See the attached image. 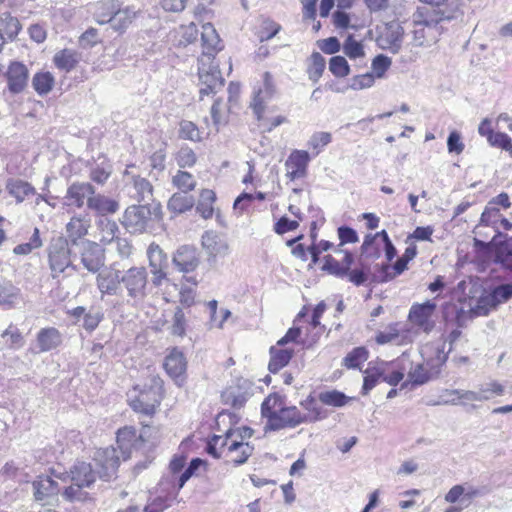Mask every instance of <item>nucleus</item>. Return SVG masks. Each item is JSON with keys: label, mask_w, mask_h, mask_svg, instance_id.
Returning <instances> with one entry per match:
<instances>
[{"label": "nucleus", "mask_w": 512, "mask_h": 512, "mask_svg": "<svg viewBox=\"0 0 512 512\" xmlns=\"http://www.w3.org/2000/svg\"><path fill=\"white\" fill-rule=\"evenodd\" d=\"M202 54L198 59V75L200 81V98L215 94L224 85V79L214 63V57L222 49L221 40L211 23L202 25L201 31Z\"/></svg>", "instance_id": "1"}, {"label": "nucleus", "mask_w": 512, "mask_h": 512, "mask_svg": "<svg viewBox=\"0 0 512 512\" xmlns=\"http://www.w3.org/2000/svg\"><path fill=\"white\" fill-rule=\"evenodd\" d=\"M334 252L344 254L342 261L340 262L336 260L331 255H326L324 257V264L322 267L324 271L337 278H347L349 282L358 287L364 285L369 280L371 276L370 264L359 260L358 266L351 269L354 262L353 254L350 251L341 248H336Z\"/></svg>", "instance_id": "2"}, {"label": "nucleus", "mask_w": 512, "mask_h": 512, "mask_svg": "<svg viewBox=\"0 0 512 512\" xmlns=\"http://www.w3.org/2000/svg\"><path fill=\"white\" fill-rule=\"evenodd\" d=\"M450 19L451 16L440 9H418L413 15L411 31L415 45L423 46L437 42L442 34L440 23Z\"/></svg>", "instance_id": "3"}, {"label": "nucleus", "mask_w": 512, "mask_h": 512, "mask_svg": "<svg viewBox=\"0 0 512 512\" xmlns=\"http://www.w3.org/2000/svg\"><path fill=\"white\" fill-rule=\"evenodd\" d=\"M207 453L219 459L226 450V457L235 466L244 464L252 455L254 448L248 442L233 439V433L227 430L224 435H213L207 443Z\"/></svg>", "instance_id": "4"}, {"label": "nucleus", "mask_w": 512, "mask_h": 512, "mask_svg": "<svg viewBox=\"0 0 512 512\" xmlns=\"http://www.w3.org/2000/svg\"><path fill=\"white\" fill-rule=\"evenodd\" d=\"M163 398V387L160 378L153 377L149 386L145 385L142 389L135 386L128 393V402L130 407L138 413L151 416L160 405Z\"/></svg>", "instance_id": "5"}, {"label": "nucleus", "mask_w": 512, "mask_h": 512, "mask_svg": "<svg viewBox=\"0 0 512 512\" xmlns=\"http://www.w3.org/2000/svg\"><path fill=\"white\" fill-rule=\"evenodd\" d=\"M121 284L123 285L128 301L133 305H138L144 301L148 295V272L143 266H133L121 274Z\"/></svg>", "instance_id": "6"}, {"label": "nucleus", "mask_w": 512, "mask_h": 512, "mask_svg": "<svg viewBox=\"0 0 512 512\" xmlns=\"http://www.w3.org/2000/svg\"><path fill=\"white\" fill-rule=\"evenodd\" d=\"M48 261L53 278L60 276L67 270H77L71 259V249L68 242L62 238L53 241L49 246Z\"/></svg>", "instance_id": "7"}, {"label": "nucleus", "mask_w": 512, "mask_h": 512, "mask_svg": "<svg viewBox=\"0 0 512 512\" xmlns=\"http://www.w3.org/2000/svg\"><path fill=\"white\" fill-rule=\"evenodd\" d=\"M451 347L446 350V340L441 337L438 340L425 344L421 348V355L425 365L431 370L432 373H438L440 367L445 364L448 359V353Z\"/></svg>", "instance_id": "8"}, {"label": "nucleus", "mask_w": 512, "mask_h": 512, "mask_svg": "<svg viewBox=\"0 0 512 512\" xmlns=\"http://www.w3.org/2000/svg\"><path fill=\"white\" fill-rule=\"evenodd\" d=\"M151 221V209L148 205H131L123 215L122 224L131 233H142Z\"/></svg>", "instance_id": "9"}, {"label": "nucleus", "mask_w": 512, "mask_h": 512, "mask_svg": "<svg viewBox=\"0 0 512 512\" xmlns=\"http://www.w3.org/2000/svg\"><path fill=\"white\" fill-rule=\"evenodd\" d=\"M79 248L81 263L91 273L98 272L105 264L104 250L90 240L80 241Z\"/></svg>", "instance_id": "10"}, {"label": "nucleus", "mask_w": 512, "mask_h": 512, "mask_svg": "<svg viewBox=\"0 0 512 512\" xmlns=\"http://www.w3.org/2000/svg\"><path fill=\"white\" fill-rule=\"evenodd\" d=\"M95 461L100 467L98 475L101 479L109 481L112 479L119 467L120 457L115 447L99 449L95 454Z\"/></svg>", "instance_id": "11"}, {"label": "nucleus", "mask_w": 512, "mask_h": 512, "mask_svg": "<svg viewBox=\"0 0 512 512\" xmlns=\"http://www.w3.org/2000/svg\"><path fill=\"white\" fill-rule=\"evenodd\" d=\"M436 307V303L433 301L413 304L410 308L408 318L412 324L419 327L425 333H429L435 325L432 316Z\"/></svg>", "instance_id": "12"}, {"label": "nucleus", "mask_w": 512, "mask_h": 512, "mask_svg": "<svg viewBox=\"0 0 512 512\" xmlns=\"http://www.w3.org/2000/svg\"><path fill=\"white\" fill-rule=\"evenodd\" d=\"M56 478H59L63 482H76L82 485H93L96 480V473L92 469L90 463L79 461L76 462L68 473H55Z\"/></svg>", "instance_id": "13"}, {"label": "nucleus", "mask_w": 512, "mask_h": 512, "mask_svg": "<svg viewBox=\"0 0 512 512\" xmlns=\"http://www.w3.org/2000/svg\"><path fill=\"white\" fill-rule=\"evenodd\" d=\"M62 341V334L57 328H41L36 334L32 350L35 353H46L57 349L62 344Z\"/></svg>", "instance_id": "14"}, {"label": "nucleus", "mask_w": 512, "mask_h": 512, "mask_svg": "<svg viewBox=\"0 0 512 512\" xmlns=\"http://www.w3.org/2000/svg\"><path fill=\"white\" fill-rule=\"evenodd\" d=\"M121 274L119 270L111 267H105L98 271L96 285L102 297L105 295L113 296L118 293L122 282Z\"/></svg>", "instance_id": "15"}, {"label": "nucleus", "mask_w": 512, "mask_h": 512, "mask_svg": "<svg viewBox=\"0 0 512 512\" xmlns=\"http://www.w3.org/2000/svg\"><path fill=\"white\" fill-rule=\"evenodd\" d=\"M381 380L391 386L398 385L404 378L406 367L403 359L378 361L375 363Z\"/></svg>", "instance_id": "16"}, {"label": "nucleus", "mask_w": 512, "mask_h": 512, "mask_svg": "<svg viewBox=\"0 0 512 512\" xmlns=\"http://www.w3.org/2000/svg\"><path fill=\"white\" fill-rule=\"evenodd\" d=\"M95 194L94 187L87 182H76L71 184L64 197V204L81 208L84 203L89 207V199Z\"/></svg>", "instance_id": "17"}, {"label": "nucleus", "mask_w": 512, "mask_h": 512, "mask_svg": "<svg viewBox=\"0 0 512 512\" xmlns=\"http://www.w3.org/2000/svg\"><path fill=\"white\" fill-rule=\"evenodd\" d=\"M310 162V155L305 150H294L288 156L285 167L286 176L291 180L300 179L306 176L307 167Z\"/></svg>", "instance_id": "18"}, {"label": "nucleus", "mask_w": 512, "mask_h": 512, "mask_svg": "<svg viewBox=\"0 0 512 512\" xmlns=\"http://www.w3.org/2000/svg\"><path fill=\"white\" fill-rule=\"evenodd\" d=\"M127 195L134 201L148 203L153 199V186L149 180L141 176H132L125 184Z\"/></svg>", "instance_id": "19"}, {"label": "nucleus", "mask_w": 512, "mask_h": 512, "mask_svg": "<svg viewBox=\"0 0 512 512\" xmlns=\"http://www.w3.org/2000/svg\"><path fill=\"white\" fill-rule=\"evenodd\" d=\"M202 246L209 256V260L216 261L229 253L227 241L213 231H207L202 236Z\"/></svg>", "instance_id": "20"}, {"label": "nucleus", "mask_w": 512, "mask_h": 512, "mask_svg": "<svg viewBox=\"0 0 512 512\" xmlns=\"http://www.w3.org/2000/svg\"><path fill=\"white\" fill-rule=\"evenodd\" d=\"M90 219L86 216H73L66 225V239L68 245L76 247L80 241H85L84 237L88 233Z\"/></svg>", "instance_id": "21"}, {"label": "nucleus", "mask_w": 512, "mask_h": 512, "mask_svg": "<svg viewBox=\"0 0 512 512\" xmlns=\"http://www.w3.org/2000/svg\"><path fill=\"white\" fill-rule=\"evenodd\" d=\"M28 69L21 62H11L6 72L8 89L13 94L24 90L28 82Z\"/></svg>", "instance_id": "22"}, {"label": "nucleus", "mask_w": 512, "mask_h": 512, "mask_svg": "<svg viewBox=\"0 0 512 512\" xmlns=\"http://www.w3.org/2000/svg\"><path fill=\"white\" fill-rule=\"evenodd\" d=\"M302 423H307L302 412L295 406L281 407L279 415L271 420V430H280L285 427H296Z\"/></svg>", "instance_id": "23"}, {"label": "nucleus", "mask_w": 512, "mask_h": 512, "mask_svg": "<svg viewBox=\"0 0 512 512\" xmlns=\"http://www.w3.org/2000/svg\"><path fill=\"white\" fill-rule=\"evenodd\" d=\"M273 92L274 87L272 83V77L270 73L266 72L264 74L263 87L254 92L253 100L250 105L258 121L263 120L265 103L272 97Z\"/></svg>", "instance_id": "24"}, {"label": "nucleus", "mask_w": 512, "mask_h": 512, "mask_svg": "<svg viewBox=\"0 0 512 512\" xmlns=\"http://www.w3.org/2000/svg\"><path fill=\"white\" fill-rule=\"evenodd\" d=\"M164 368L167 374L180 384L187 368V361L183 352L178 348L171 349L165 357Z\"/></svg>", "instance_id": "25"}, {"label": "nucleus", "mask_w": 512, "mask_h": 512, "mask_svg": "<svg viewBox=\"0 0 512 512\" xmlns=\"http://www.w3.org/2000/svg\"><path fill=\"white\" fill-rule=\"evenodd\" d=\"M139 12L140 10L134 6L121 7L119 4L109 25L115 32L123 34L137 18Z\"/></svg>", "instance_id": "26"}, {"label": "nucleus", "mask_w": 512, "mask_h": 512, "mask_svg": "<svg viewBox=\"0 0 512 512\" xmlns=\"http://www.w3.org/2000/svg\"><path fill=\"white\" fill-rule=\"evenodd\" d=\"M33 496L36 501H46L59 493L58 483L50 476H38L32 482Z\"/></svg>", "instance_id": "27"}, {"label": "nucleus", "mask_w": 512, "mask_h": 512, "mask_svg": "<svg viewBox=\"0 0 512 512\" xmlns=\"http://www.w3.org/2000/svg\"><path fill=\"white\" fill-rule=\"evenodd\" d=\"M173 264L180 272L194 271L199 265L196 250L190 246L180 247L173 256Z\"/></svg>", "instance_id": "28"}, {"label": "nucleus", "mask_w": 512, "mask_h": 512, "mask_svg": "<svg viewBox=\"0 0 512 512\" xmlns=\"http://www.w3.org/2000/svg\"><path fill=\"white\" fill-rule=\"evenodd\" d=\"M118 0H100L93 6V17L100 24H109L119 6Z\"/></svg>", "instance_id": "29"}, {"label": "nucleus", "mask_w": 512, "mask_h": 512, "mask_svg": "<svg viewBox=\"0 0 512 512\" xmlns=\"http://www.w3.org/2000/svg\"><path fill=\"white\" fill-rule=\"evenodd\" d=\"M22 300L20 289L8 281L0 280V306L14 308Z\"/></svg>", "instance_id": "30"}, {"label": "nucleus", "mask_w": 512, "mask_h": 512, "mask_svg": "<svg viewBox=\"0 0 512 512\" xmlns=\"http://www.w3.org/2000/svg\"><path fill=\"white\" fill-rule=\"evenodd\" d=\"M89 209L100 215L113 214L118 211L119 203L101 194H93L89 199Z\"/></svg>", "instance_id": "31"}, {"label": "nucleus", "mask_w": 512, "mask_h": 512, "mask_svg": "<svg viewBox=\"0 0 512 512\" xmlns=\"http://www.w3.org/2000/svg\"><path fill=\"white\" fill-rule=\"evenodd\" d=\"M6 189L11 196L15 197L17 202H23L27 197L36 194L34 187L21 179H9Z\"/></svg>", "instance_id": "32"}, {"label": "nucleus", "mask_w": 512, "mask_h": 512, "mask_svg": "<svg viewBox=\"0 0 512 512\" xmlns=\"http://www.w3.org/2000/svg\"><path fill=\"white\" fill-rule=\"evenodd\" d=\"M283 401L278 394H270L261 405V414L267 419L266 428L271 430V420L279 415Z\"/></svg>", "instance_id": "33"}, {"label": "nucleus", "mask_w": 512, "mask_h": 512, "mask_svg": "<svg viewBox=\"0 0 512 512\" xmlns=\"http://www.w3.org/2000/svg\"><path fill=\"white\" fill-rule=\"evenodd\" d=\"M137 440L136 430L133 427H124L117 432V445L124 460L130 457L131 448Z\"/></svg>", "instance_id": "34"}, {"label": "nucleus", "mask_w": 512, "mask_h": 512, "mask_svg": "<svg viewBox=\"0 0 512 512\" xmlns=\"http://www.w3.org/2000/svg\"><path fill=\"white\" fill-rule=\"evenodd\" d=\"M270 354L271 359L268 368L270 372L276 373L289 363L292 358L293 351L287 348L271 347Z\"/></svg>", "instance_id": "35"}, {"label": "nucleus", "mask_w": 512, "mask_h": 512, "mask_svg": "<svg viewBox=\"0 0 512 512\" xmlns=\"http://www.w3.org/2000/svg\"><path fill=\"white\" fill-rule=\"evenodd\" d=\"M195 204L194 197L187 193H174L168 201L167 207L171 212L184 213Z\"/></svg>", "instance_id": "36"}, {"label": "nucleus", "mask_w": 512, "mask_h": 512, "mask_svg": "<svg viewBox=\"0 0 512 512\" xmlns=\"http://www.w3.org/2000/svg\"><path fill=\"white\" fill-rule=\"evenodd\" d=\"M215 200L216 194L214 191L210 189H203L201 191L196 210L204 219L212 217L214 212L213 203Z\"/></svg>", "instance_id": "37"}, {"label": "nucleus", "mask_w": 512, "mask_h": 512, "mask_svg": "<svg viewBox=\"0 0 512 512\" xmlns=\"http://www.w3.org/2000/svg\"><path fill=\"white\" fill-rule=\"evenodd\" d=\"M498 305L491 292L481 294L476 300L475 305L470 304V311L474 316H486Z\"/></svg>", "instance_id": "38"}, {"label": "nucleus", "mask_w": 512, "mask_h": 512, "mask_svg": "<svg viewBox=\"0 0 512 512\" xmlns=\"http://www.w3.org/2000/svg\"><path fill=\"white\" fill-rule=\"evenodd\" d=\"M91 486L92 485H82L81 483L71 482V484L64 489L62 497L70 502H84L90 499L89 493L86 489Z\"/></svg>", "instance_id": "39"}, {"label": "nucleus", "mask_w": 512, "mask_h": 512, "mask_svg": "<svg viewBox=\"0 0 512 512\" xmlns=\"http://www.w3.org/2000/svg\"><path fill=\"white\" fill-rule=\"evenodd\" d=\"M407 260L403 257H400L394 265L391 267L388 264H383L381 266V273L379 278L377 279V282H388L394 279L396 276L402 274L406 268H407Z\"/></svg>", "instance_id": "40"}, {"label": "nucleus", "mask_w": 512, "mask_h": 512, "mask_svg": "<svg viewBox=\"0 0 512 512\" xmlns=\"http://www.w3.org/2000/svg\"><path fill=\"white\" fill-rule=\"evenodd\" d=\"M319 401L327 406L344 407L352 398L345 395L338 390H328L320 392L318 395Z\"/></svg>", "instance_id": "41"}, {"label": "nucleus", "mask_w": 512, "mask_h": 512, "mask_svg": "<svg viewBox=\"0 0 512 512\" xmlns=\"http://www.w3.org/2000/svg\"><path fill=\"white\" fill-rule=\"evenodd\" d=\"M361 258L359 260L364 259L368 260H376L381 256V245L378 242H375V236L372 234H367L364 238V241L360 247Z\"/></svg>", "instance_id": "42"}, {"label": "nucleus", "mask_w": 512, "mask_h": 512, "mask_svg": "<svg viewBox=\"0 0 512 512\" xmlns=\"http://www.w3.org/2000/svg\"><path fill=\"white\" fill-rule=\"evenodd\" d=\"M147 257L149 260L150 270L168 267L167 255L156 243H151L149 245L147 249Z\"/></svg>", "instance_id": "43"}, {"label": "nucleus", "mask_w": 512, "mask_h": 512, "mask_svg": "<svg viewBox=\"0 0 512 512\" xmlns=\"http://www.w3.org/2000/svg\"><path fill=\"white\" fill-rule=\"evenodd\" d=\"M368 356L369 352L365 347H356L344 357L342 365L347 369H360Z\"/></svg>", "instance_id": "44"}, {"label": "nucleus", "mask_w": 512, "mask_h": 512, "mask_svg": "<svg viewBox=\"0 0 512 512\" xmlns=\"http://www.w3.org/2000/svg\"><path fill=\"white\" fill-rule=\"evenodd\" d=\"M54 63L60 70L70 72L78 63V57L74 51L64 49L55 54Z\"/></svg>", "instance_id": "45"}, {"label": "nucleus", "mask_w": 512, "mask_h": 512, "mask_svg": "<svg viewBox=\"0 0 512 512\" xmlns=\"http://www.w3.org/2000/svg\"><path fill=\"white\" fill-rule=\"evenodd\" d=\"M172 184L182 193H188L195 188L196 180L191 173L178 170L172 177Z\"/></svg>", "instance_id": "46"}, {"label": "nucleus", "mask_w": 512, "mask_h": 512, "mask_svg": "<svg viewBox=\"0 0 512 512\" xmlns=\"http://www.w3.org/2000/svg\"><path fill=\"white\" fill-rule=\"evenodd\" d=\"M32 85L40 95L49 93L54 85V77L50 72L36 73L32 79Z\"/></svg>", "instance_id": "47"}, {"label": "nucleus", "mask_w": 512, "mask_h": 512, "mask_svg": "<svg viewBox=\"0 0 512 512\" xmlns=\"http://www.w3.org/2000/svg\"><path fill=\"white\" fill-rule=\"evenodd\" d=\"M302 407L307 411L302 413L307 423L315 422L326 417L321 406H319L313 397H309L301 402Z\"/></svg>", "instance_id": "48"}, {"label": "nucleus", "mask_w": 512, "mask_h": 512, "mask_svg": "<svg viewBox=\"0 0 512 512\" xmlns=\"http://www.w3.org/2000/svg\"><path fill=\"white\" fill-rule=\"evenodd\" d=\"M325 59L319 52H313L310 57V64L307 69L308 77L316 83L325 70Z\"/></svg>", "instance_id": "49"}, {"label": "nucleus", "mask_w": 512, "mask_h": 512, "mask_svg": "<svg viewBox=\"0 0 512 512\" xmlns=\"http://www.w3.org/2000/svg\"><path fill=\"white\" fill-rule=\"evenodd\" d=\"M478 391L482 401H488L496 396H502L505 393V386L496 380H492L481 384Z\"/></svg>", "instance_id": "50"}, {"label": "nucleus", "mask_w": 512, "mask_h": 512, "mask_svg": "<svg viewBox=\"0 0 512 512\" xmlns=\"http://www.w3.org/2000/svg\"><path fill=\"white\" fill-rule=\"evenodd\" d=\"M364 374L365 376L363 379L361 393L362 395H368L369 392L379 383L381 377L380 374L378 373V368L376 367L375 363L373 364L372 362L368 364V367L364 371Z\"/></svg>", "instance_id": "51"}, {"label": "nucleus", "mask_w": 512, "mask_h": 512, "mask_svg": "<svg viewBox=\"0 0 512 512\" xmlns=\"http://www.w3.org/2000/svg\"><path fill=\"white\" fill-rule=\"evenodd\" d=\"M99 228L101 231V242L104 244H111L117 237L119 227L115 221L104 218L99 221Z\"/></svg>", "instance_id": "52"}, {"label": "nucleus", "mask_w": 512, "mask_h": 512, "mask_svg": "<svg viewBox=\"0 0 512 512\" xmlns=\"http://www.w3.org/2000/svg\"><path fill=\"white\" fill-rule=\"evenodd\" d=\"M179 137L193 142L202 140L201 132L192 121L183 120L179 124Z\"/></svg>", "instance_id": "53"}, {"label": "nucleus", "mask_w": 512, "mask_h": 512, "mask_svg": "<svg viewBox=\"0 0 512 512\" xmlns=\"http://www.w3.org/2000/svg\"><path fill=\"white\" fill-rule=\"evenodd\" d=\"M1 337L15 349L21 348L25 342L19 328L12 323L2 332Z\"/></svg>", "instance_id": "54"}, {"label": "nucleus", "mask_w": 512, "mask_h": 512, "mask_svg": "<svg viewBox=\"0 0 512 512\" xmlns=\"http://www.w3.org/2000/svg\"><path fill=\"white\" fill-rule=\"evenodd\" d=\"M343 51L351 60H356L364 56L363 45L351 35L345 40Z\"/></svg>", "instance_id": "55"}, {"label": "nucleus", "mask_w": 512, "mask_h": 512, "mask_svg": "<svg viewBox=\"0 0 512 512\" xmlns=\"http://www.w3.org/2000/svg\"><path fill=\"white\" fill-rule=\"evenodd\" d=\"M404 29L398 23H391L385 32V37L392 48L399 49L403 39Z\"/></svg>", "instance_id": "56"}, {"label": "nucleus", "mask_w": 512, "mask_h": 512, "mask_svg": "<svg viewBox=\"0 0 512 512\" xmlns=\"http://www.w3.org/2000/svg\"><path fill=\"white\" fill-rule=\"evenodd\" d=\"M1 22L3 25V32L5 33L7 39L13 40L21 30V25L19 20L16 17L11 16L10 14H4L1 18Z\"/></svg>", "instance_id": "57"}, {"label": "nucleus", "mask_w": 512, "mask_h": 512, "mask_svg": "<svg viewBox=\"0 0 512 512\" xmlns=\"http://www.w3.org/2000/svg\"><path fill=\"white\" fill-rule=\"evenodd\" d=\"M42 246V241L39 235V229L35 228L34 232L30 238V241L27 243H22L14 247L13 252L17 255H27L31 253L34 249Z\"/></svg>", "instance_id": "58"}, {"label": "nucleus", "mask_w": 512, "mask_h": 512, "mask_svg": "<svg viewBox=\"0 0 512 512\" xmlns=\"http://www.w3.org/2000/svg\"><path fill=\"white\" fill-rule=\"evenodd\" d=\"M175 160L179 167H192L197 161V156L192 148L182 146L176 154Z\"/></svg>", "instance_id": "59"}, {"label": "nucleus", "mask_w": 512, "mask_h": 512, "mask_svg": "<svg viewBox=\"0 0 512 512\" xmlns=\"http://www.w3.org/2000/svg\"><path fill=\"white\" fill-rule=\"evenodd\" d=\"M329 70L336 77H345L350 73V67L343 56H333L329 61Z\"/></svg>", "instance_id": "60"}, {"label": "nucleus", "mask_w": 512, "mask_h": 512, "mask_svg": "<svg viewBox=\"0 0 512 512\" xmlns=\"http://www.w3.org/2000/svg\"><path fill=\"white\" fill-rule=\"evenodd\" d=\"M431 374V370H427L423 364H417L409 373V382H411L413 385H422L426 383Z\"/></svg>", "instance_id": "61"}, {"label": "nucleus", "mask_w": 512, "mask_h": 512, "mask_svg": "<svg viewBox=\"0 0 512 512\" xmlns=\"http://www.w3.org/2000/svg\"><path fill=\"white\" fill-rule=\"evenodd\" d=\"M332 141V136L329 132H316L309 141L308 146L316 150L315 155H318L323 147Z\"/></svg>", "instance_id": "62"}, {"label": "nucleus", "mask_w": 512, "mask_h": 512, "mask_svg": "<svg viewBox=\"0 0 512 512\" xmlns=\"http://www.w3.org/2000/svg\"><path fill=\"white\" fill-rule=\"evenodd\" d=\"M477 284L472 278L464 279L457 284L456 292L460 294V300L473 298L477 293Z\"/></svg>", "instance_id": "63"}, {"label": "nucleus", "mask_w": 512, "mask_h": 512, "mask_svg": "<svg viewBox=\"0 0 512 512\" xmlns=\"http://www.w3.org/2000/svg\"><path fill=\"white\" fill-rule=\"evenodd\" d=\"M374 81L375 76L373 75V73L357 75L350 80L349 88H351L352 90H362L370 88L373 86Z\"/></svg>", "instance_id": "64"}]
</instances>
